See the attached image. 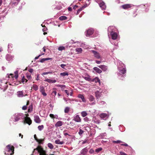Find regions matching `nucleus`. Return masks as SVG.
Here are the masks:
<instances>
[{
	"mask_svg": "<svg viewBox=\"0 0 155 155\" xmlns=\"http://www.w3.org/2000/svg\"><path fill=\"white\" fill-rule=\"evenodd\" d=\"M14 147L8 145L7 146L4 152L5 155H12L14 153Z\"/></svg>",
	"mask_w": 155,
	"mask_h": 155,
	"instance_id": "obj_1",
	"label": "nucleus"
},
{
	"mask_svg": "<svg viewBox=\"0 0 155 155\" xmlns=\"http://www.w3.org/2000/svg\"><path fill=\"white\" fill-rule=\"evenodd\" d=\"M36 152H37L39 155H46L45 151L40 146H38L37 148L34 150L33 154H34V153Z\"/></svg>",
	"mask_w": 155,
	"mask_h": 155,
	"instance_id": "obj_2",
	"label": "nucleus"
},
{
	"mask_svg": "<svg viewBox=\"0 0 155 155\" xmlns=\"http://www.w3.org/2000/svg\"><path fill=\"white\" fill-rule=\"evenodd\" d=\"M88 99L90 102H93L90 104L91 105H94L96 104V102L95 100V98L92 95H88Z\"/></svg>",
	"mask_w": 155,
	"mask_h": 155,
	"instance_id": "obj_3",
	"label": "nucleus"
},
{
	"mask_svg": "<svg viewBox=\"0 0 155 155\" xmlns=\"http://www.w3.org/2000/svg\"><path fill=\"white\" fill-rule=\"evenodd\" d=\"M119 72L118 74V77L120 79H122L121 77L125 76L124 74L126 72L125 68H121L119 70Z\"/></svg>",
	"mask_w": 155,
	"mask_h": 155,
	"instance_id": "obj_4",
	"label": "nucleus"
},
{
	"mask_svg": "<svg viewBox=\"0 0 155 155\" xmlns=\"http://www.w3.org/2000/svg\"><path fill=\"white\" fill-rule=\"evenodd\" d=\"M96 2L99 5L100 7L102 10H105L106 8V6L104 2L101 0H96Z\"/></svg>",
	"mask_w": 155,
	"mask_h": 155,
	"instance_id": "obj_5",
	"label": "nucleus"
},
{
	"mask_svg": "<svg viewBox=\"0 0 155 155\" xmlns=\"http://www.w3.org/2000/svg\"><path fill=\"white\" fill-rule=\"evenodd\" d=\"M23 115V114L21 113L15 114L14 115L13 118L15 122L18 121L21 118Z\"/></svg>",
	"mask_w": 155,
	"mask_h": 155,
	"instance_id": "obj_6",
	"label": "nucleus"
},
{
	"mask_svg": "<svg viewBox=\"0 0 155 155\" xmlns=\"http://www.w3.org/2000/svg\"><path fill=\"white\" fill-rule=\"evenodd\" d=\"M102 92V91L101 89H100L99 91H97L94 92L95 96L97 99H99L101 97Z\"/></svg>",
	"mask_w": 155,
	"mask_h": 155,
	"instance_id": "obj_7",
	"label": "nucleus"
},
{
	"mask_svg": "<svg viewBox=\"0 0 155 155\" xmlns=\"http://www.w3.org/2000/svg\"><path fill=\"white\" fill-rule=\"evenodd\" d=\"M117 30L116 28L114 26H110L108 28V35H109V33L114 32Z\"/></svg>",
	"mask_w": 155,
	"mask_h": 155,
	"instance_id": "obj_8",
	"label": "nucleus"
},
{
	"mask_svg": "<svg viewBox=\"0 0 155 155\" xmlns=\"http://www.w3.org/2000/svg\"><path fill=\"white\" fill-rule=\"evenodd\" d=\"M7 88V85L6 84L5 82L2 83L0 82V88L3 90L4 91Z\"/></svg>",
	"mask_w": 155,
	"mask_h": 155,
	"instance_id": "obj_9",
	"label": "nucleus"
},
{
	"mask_svg": "<svg viewBox=\"0 0 155 155\" xmlns=\"http://www.w3.org/2000/svg\"><path fill=\"white\" fill-rule=\"evenodd\" d=\"M91 52L93 54L94 56L97 59H99L101 58V56L99 54L97 51L92 50L91 51Z\"/></svg>",
	"mask_w": 155,
	"mask_h": 155,
	"instance_id": "obj_10",
	"label": "nucleus"
},
{
	"mask_svg": "<svg viewBox=\"0 0 155 155\" xmlns=\"http://www.w3.org/2000/svg\"><path fill=\"white\" fill-rule=\"evenodd\" d=\"M109 115L106 113H101L100 114V117L102 119L106 120L108 117Z\"/></svg>",
	"mask_w": 155,
	"mask_h": 155,
	"instance_id": "obj_11",
	"label": "nucleus"
},
{
	"mask_svg": "<svg viewBox=\"0 0 155 155\" xmlns=\"http://www.w3.org/2000/svg\"><path fill=\"white\" fill-rule=\"evenodd\" d=\"M13 58L14 56L10 55L8 54H7L6 56V60L9 62H11L12 61Z\"/></svg>",
	"mask_w": 155,
	"mask_h": 155,
	"instance_id": "obj_12",
	"label": "nucleus"
},
{
	"mask_svg": "<svg viewBox=\"0 0 155 155\" xmlns=\"http://www.w3.org/2000/svg\"><path fill=\"white\" fill-rule=\"evenodd\" d=\"M73 120L77 122H80L81 121V118L78 115H76L74 117Z\"/></svg>",
	"mask_w": 155,
	"mask_h": 155,
	"instance_id": "obj_13",
	"label": "nucleus"
},
{
	"mask_svg": "<svg viewBox=\"0 0 155 155\" xmlns=\"http://www.w3.org/2000/svg\"><path fill=\"white\" fill-rule=\"evenodd\" d=\"M112 38L113 40H115L117 38V34L116 32H112L110 33Z\"/></svg>",
	"mask_w": 155,
	"mask_h": 155,
	"instance_id": "obj_14",
	"label": "nucleus"
},
{
	"mask_svg": "<svg viewBox=\"0 0 155 155\" xmlns=\"http://www.w3.org/2000/svg\"><path fill=\"white\" fill-rule=\"evenodd\" d=\"M34 138L35 139V140L38 142V143L41 144H42L43 142H42L44 141V139H38L36 137V134H35L34 135Z\"/></svg>",
	"mask_w": 155,
	"mask_h": 155,
	"instance_id": "obj_15",
	"label": "nucleus"
},
{
	"mask_svg": "<svg viewBox=\"0 0 155 155\" xmlns=\"http://www.w3.org/2000/svg\"><path fill=\"white\" fill-rule=\"evenodd\" d=\"M91 82H94L95 83L98 82L100 85L101 84L100 80V79L97 77H96L94 79H92Z\"/></svg>",
	"mask_w": 155,
	"mask_h": 155,
	"instance_id": "obj_16",
	"label": "nucleus"
},
{
	"mask_svg": "<svg viewBox=\"0 0 155 155\" xmlns=\"http://www.w3.org/2000/svg\"><path fill=\"white\" fill-rule=\"evenodd\" d=\"M24 122L30 125L31 124L32 121L30 118L26 117L25 119Z\"/></svg>",
	"mask_w": 155,
	"mask_h": 155,
	"instance_id": "obj_17",
	"label": "nucleus"
},
{
	"mask_svg": "<svg viewBox=\"0 0 155 155\" xmlns=\"http://www.w3.org/2000/svg\"><path fill=\"white\" fill-rule=\"evenodd\" d=\"M132 5L130 4H125L122 5L121 7L124 9H127L132 7Z\"/></svg>",
	"mask_w": 155,
	"mask_h": 155,
	"instance_id": "obj_18",
	"label": "nucleus"
},
{
	"mask_svg": "<svg viewBox=\"0 0 155 155\" xmlns=\"http://www.w3.org/2000/svg\"><path fill=\"white\" fill-rule=\"evenodd\" d=\"M94 32V30L92 28H91L88 29L87 31L86 36H87V35L89 36L92 35Z\"/></svg>",
	"mask_w": 155,
	"mask_h": 155,
	"instance_id": "obj_19",
	"label": "nucleus"
},
{
	"mask_svg": "<svg viewBox=\"0 0 155 155\" xmlns=\"http://www.w3.org/2000/svg\"><path fill=\"white\" fill-rule=\"evenodd\" d=\"M88 151L87 149V147H85L81 151V155H85Z\"/></svg>",
	"mask_w": 155,
	"mask_h": 155,
	"instance_id": "obj_20",
	"label": "nucleus"
},
{
	"mask_svg": "<svg viewBox=\"0 0 155 155\" xmlns=\"http://www.w3.org/2000/svg\"><path fill=\"white\" fill-rule=\"evenodd\" d=\"M34 121L37 123H39L41 121L39 117L38 116H34Z\"/></svg>",
	"mask_w": 155,
	"mask_h": 155,
	"instance_id": "obj_21",
	"label": "nucleus"
},
{
	"mask_svg": "<svg viewBox=\"0 0 155 155\" xmlns=\"http://www.w3.org/2000/svg\"><path fill=\"white\" fill-rule=\"evenodd\" d=\"M78 97L79 98L81 99L82 100V102H83L85 103L86 102V100L83 95L79 94L78 96Z\"/></svg>",
	"mask_w": 155,
	"mask_h": 155,
	"instance_id": "obj_22",
	"label": "nucleus"
},
{
	"mask_svg": "<svg viewBox=\"0 0 155 155\" xmlns=\"http://www.w3.org/2000/svg\"><path fill=\"white\" fill-rule=\"evenodd\" d=\"M118 65V68H124L125 67L124 64L121 61L119 62Z\"/></svg>",
	"mask_w": 155,
	"mask_h": 155,
	"instance_id": "obj_23",
	"label": "nucleus"
},
{
	"mask_svg": "<svg viewBox=\"0 0 155 155\" xmlns=\"http://www.w3.org/2000/svg\"><path fill=\"white\" fill-rule=\"evenodd\" d=\"M14 77V74H7L6 77H8L9 79H10V81H12L13 80V78Z\"/></svg>",
	"mask_w": 155,
	"mask_h": 155,
	"instance_id": "obj_24",
	"label": "nucleus"
},
{
	"mask_svg": "<svg viewBox=\"0 0 155 155\" xmlns=\"http://www.w3.org/2000/svg\"><path fill=\"white\" fill-rule=\"evenodd\" d=\"M63 125V122L61 121H58L55 124V126L56 127H59Z\"/></svg>",
	"mask_w": 155,
	"mask_h": 155,
	"instance_id": "obj_25",
	"label": "nucleus"
},
{
	"mask_svg": "<svg viewBox=\"0 0 155 155\" xmlns=\"http://www.w3.org/2000/svg\"><path fill=\"white\" fill-rule=\"evenodd\" d=\"M55 143L57 144L62 145L64 143L63 141H60L59 139H58L55 140Z\"/></svg>",
	"mask_w": 155,
	"mask_h": 155,
	"instance_id": "obj_26",
	"label": "nucleus"
},
{
	"mask_svg": "<svg viewBox=\"0 0 155 155\" xmlns=\"http://www.w3.org/2000/svg\"><path fill=\"white\" fill-rule=\"evenodd\" d=\"M17 95L18 97H22L25 96V95H23V92L22 91L18 92L17 93Z\"/></svg>",
	"mask_w": 155,
	"mask_h": 155,
	"instance_id": "obj_27",
	"label": "nucleus"
},
{
	"mask_svg": "<svg viewBox=\"0 0 155 155\" xmlns=\"http://www.w3.org/2000/svg\"><path fill=\"white\" fill-rule=\"evenodd\" d=\"M12 45L11 44H9L8 45V50L9 52H11L12 49Z\"/></svg>",
	"mask_w": 155,
	"mask_h": 155,
	"instance_id": "obj_28",
	"label": "nucleus"
},
{
	"mask_svg": "<svg viewBox=\"0 0 155 155\" xmlns=\"http://www.w3.org/2000/svg\"><path fill=\"white\" fill-rule=\"evenodd\" d=\"M51 58H43L42 59H41V60L40 61V62L43 63L44 62V61H46L49 60L51 59Z\"/></svg>",
	"mask_w": 155,
	"mask_h": 155,
	"instance_id": "obj_29",
	"label": "nucleus"
},
{
	"mask_svg": "<svg viewBox=\"0 0 155 155\" xmlns=\"http://www.w3.org/2000/svg\"><path fill=\"white\" fill-rule=\"evenodd\" d=\"M84 79L87 81L91 82L92 80V78H90V77L89 75H87V76L84 77Z\"/></svg>",
	"mask_w": 155,
	"mask_h": 155,
	"instance_id": "obj_30",
	"label": "nucleus"
},
{
	"mask_svg": "<svg viewBox=\"0 0 155 155\" xmlns=\"http://www.w3.org/2000/svg\"><path fill=\"white\" fill-rule=\"evenodd\" d=\"M67 19V17L64 16H61L59 18V20L61 21L64 20H66Z\"/></svg>",
	"mask_w": 155,
	"mask_h": 155,
	"instance_id": "obj_31",
	"label": "nucleus"
},
{
	"mask_svg": "<svg viewBox=\"0 0 155 155\" xmlns=\"http://www.w3.org/2000/svg\"><path fill=\"white\" fill-rule=\"evenodd\" d=\"M81 116L83 117H86L87 115V114L86 111H82L81 113Z\"/></svg>",
	"mask_w": 155,
	"mask_h": 155,
	"instance_id": "obj_32",
	"label": "nucleus"
},
{
	"mask_svg": "<svg viewBox=\"0 0 155 155\" xmlns=\"http://www.w3.org/2000/svg\"><path fill=\"white\" fill-rule=\"evenodd\" d=\"M32 88L34 90L36 91L38 89V87L36 84H34L32 87Z\"/></svg>",
	"mask_w": 155,
	"mask_h": 155,
	"instance_id": "obj_33",
	"label": "nucleus"
},
{
	"mask_svg": "<svg viewBox=\"0 0 155 155\" xmlns=\"http://www.w3.org/2000/svg\"><path fill=\"white\" fill-rule=\"evenodd\" d=\"M94 71L97 73L100 74L102 72V71L99 68H94Z\"/></svg>",
	"mask_w": 155,
	"mask_h": 155,
	"instance_id": "obj_34",
	"label": "nucleus"
},
{
	"mask_svg": "<svg viewBox=\"0 0 155 155\" xmlns=\"http://www.w3.org/2000/svg\"><path fill=\"white\" fill-rule=\"evenodd\" d=\"M48 146L51 149H53L54 147L53 145L50 143H48Z\"/></svg>",
	"mask_w": 155,
	"mask_h": 155,
	"instance_id": "obj_35",
	"label": "nucleus"
},
{
	"mask_svg": "<svg viewBox=\"0 0 155 155\" xmlns=\"http://www.w3.org/2000/svg\"><path fill=\"white\" fill-rule=\"evenodd\" d=\"M99 104L100 105L106 106V102L104 101H101L99 102Z\"/></svg>",
	"mask_w": 155,
	"mask_h": 155,
	"instance_id": "obj_36",
	"label": "nucleus"
},
{
	"mask_svg": "<svg viewBox=\"0 0 155 155\" xmlns=\"http://www.w3.org/2000/svg\"><path fill=\"white\" fill-rule=\"evenodd\" d=\"M76 52H79V53H81L82 51V49L81 48H78L76 49Z\"/></svg>",
	"mask_w": 155,
	"mask_h": 155,
	"instance_id": "obj_37",
	"label": "nucleus"
},
{
	"mask_svg": "<svg viewBox=\"0 0 155 155\" xmlns=\"http://www.w3.org/2000/svg\"><path fill=\"white\" fill-rule=\"evenodd\" d=\"M70 108L68 107H66L64 109V112L65 113H68L69 111Z\"/></svg>",
	"mask_w": 155,
	"mask_h": 155,
	"instance_id": "obj_38",
	"label": "nucleus"
},
{
	"mask_svg": "<svg viewBox=\"0 0 155 155\" xmlns=\"http://www.w3.org/2000/svg\"><path fill=\"white\" fill-rule=\"evenodd\" d=\"M44 128V126L43 125H41L40 126H39L38 127V130L40 131H41Z\"/></svg>",
	"mask_w": 155,
	"mask_h": 155,
	"instance_id": "obj_39",
	"label": "nucleus"
},
{
	"mask_svg": "<svg viewBox=\"0 0 155 155\" xmlns=\"http://www.w3.org/2000/svg\"><path fill=\"white\" fill-rule=\"evenodd\" d=\"M40 91L42 93L45 91L44 87L43 86H41L40 88Z\"/></svg>",
	"mask_w": 155,
	"mask_h": 155,
	"instance_id": "obj_40",
	"label": "nucleus"
},
{
	"mask_svg": "<svg viewBox=\"0 0 155 155\" xmlns=\"http://www.w3.org/2000/svg\"><path fill=\"white\" fill-rule=\"evenodd\" d=\"M60 75L63 76H68V74L67 72L61 73Z\"/></svg>",
	"mask_w": 155,
	"mask_h": 155,
	"instance_id": "obj_41",
	"label": "nucleus"
},
{
	"mask_svg": "<svg viewBox=\"0 0 155 155\" xmlns=\"http://www.w3.org/2000/svg\"><path fill=\"white\" fill-rule=\"evenodd\" d=\"M15 76L14 77L16 79H17L18 77V72L17 71H16L15 72Z\"/></svg>",
	"mask_w": 155,
	"mask_h": 155,
	"instance_id": "obj_42",
	"label": "nucleus"
},
{
	"mask_svg": "<svg viewBox=\"0 0 155 155\" xmlns=\"http://www.w3.org/2000/svg\"><path fill=\"white\" fill-rule=\"evenodd\" d=\"M65 48L64 46H60L58 48V50L59 51H62L63 50H64Z\"/></svg>",
	"mask_w": 155,
	"mask_h": 155,
	"instance_id": "obj_43",
	"label": "nucleus"
},
{
	"mask_svg": "<svg viewBox=\"0 0 155 155\" xmlns=\"http://www.w3.org/2000/svg\"><path fill=\"white\" fill-rule=\"evenodd\" d=\"M32 105L28 107V111L29 112H31L32 110Z\"/></svg>",
	"mask_w": 155,
	"mask_h": 155,
	"instance_id": "obj_44",
	"label": "nucleus"
},
{
	"mask_svg": "<svg viewBox=\"0 0 155 155\" xmlns=\"http://www.w3.org/2000/svg\"><path fill=\"white\" fill-rule=\"evenodd\" d=\"M102 148L101 147L97 148L95 150V151L97 153H98L100 151H101L102 150Z\"/></svg>",
	"mask_w": 155,
	"mask_h": 155,
	"instance_id": "obj_45",
	"label": "nucleus"
},
{
	"mask_svg": "<svg viewBox=\"0 0 155 155\" xmlns=\"http://www.w3.org/2000/svg\"><path fill=\"white\" fill-rule=\"evenodd\" d=\"M83 133H84V131H83L81 129H79V131L78 132V134L80 135H81Z\"/></svg>",
	"mask_w": 155,
	"mask_h": 155,
	"instance_id": "obj_46",
	"label": "nucleus"
},
{
	"mask_svg": "<svg viewBox=\"0 0 155 155\" xmlns=\"http://www.w3.org/2000/svg\"><path fill=\"white\" fill-rule=\"evenodd\" d=\"M26 77L28 80H29L31 78V76L30 74L27 73L26 74Z\"/></svg>",
	"mask_w": 155,
	"mask_h": 155,
	"instance_id": "obj_47",
	"label": "nucleus"
},
{
	"mask_svg": "<svg viewBox=\"0 0 155 155\" xmlns=\"http://www.w3.org/2000/svg\"><path fill=\"white\" fill-rule=\"evenodd\" d=\"M45 81H47L49 83H52V80L50 79H45Z\"/></svg>",
	"mask_w": 155,
	"mask_h": 155,
	"instance_id": "obj_48",
	"label": "nucleus"
},
{
	"mask_svg": "<svg viewBox=\"0 0 155 155\" xmlns=\"http://www.w3.org/2000/svg\"><path fill=\"white\" fill-rule=\"evenodd\" d=\"M58 87H60L62 89H64V88L65 87V86L64 85H57Z\"/></svg>",
	"mask_w": 155,
	"mask_h": 155,
	"instance_id": "obj_49",
	"label": "nucleus"
},
{
	"mask_svg": "<svg viewBox=\"0 0 155 155\" xmlns=\"http://www.w3.org/2000/svg\"><path fill=\"white\" fill-rule=\"evenodd\" d=\"M52 94L55 96L57 94V92L56 91H53L52 93Z\"/></svg>",
	"mask_w": 155,
	"mask_h": 155,
	"instance_id": "obj_50",
	"label": "nucleus"
},
{
	"mask_svg": "<svg viewBox=\"0 0 155 155\" xmlns=\"http://www.w3.org/2000/svg\"><path fill=\"white\" fill-rule=\"evenodd\" d=\"M64 91L65 93L67 94V95H69V92L70 91H68L67 90H65Z\"/></svg>",
	"mask_w": 155,
	"mask_h": 155,
	"instance_id": "obj_51",
	"label": "nucleus"
},
{
	"mask_svg": "<svg viewBox=\"0 0 155 155\" xmlns=\"http://www.w3.org/2000/svg\"><path fill=\"white\" fill-rule=\"evenodd\" d=\"M44 53H42L41 54H39L38 56L36 57L35 58V59L36 60L39 57H40L41 55H44Z\"/></svg>",
	"mask_w": 155,
	"mask_h": 155,
	"instance_id": "obj_52",
	"label": "nucleus"
},
{
	"mask_svg": "<svg viewBox=\"0 0 155 155\" xmlns=\"http://www.w3.org/2000/svg\"><path fill=\"white\" fill-rule=\"evenodd\" d=\"M113 142L114 143H120L122 142L120 140H118L117 141H113Z\"/></svg>",
	"mask_w": 155,
	"mask_h": 155,
	"instance_id": "obj_53",
	"label": "nucleus"
},
{
	"mask_svg": "<svg viewBox=\"0 0 155 155\" xmlns=\"http://www.w3.org/2000/svg\"><path fill=\"white\" fill-rule=\"evenodd\" d=\"M94 150L92 149H91L89 151V152L90 153H91V154H92V153H94Z\"/></svg>",
	"mask_w": 155,
	"mask_h": 155,
	"instance_id": "obj_54",
	"label": "nucleus"
},
{
	"mask_svg": "<svg viewBox=\"0 0 155 155\" xmlns=\"http://www.w3.org/2000/svg\"><path fill=\"white\" fill-rule=\"evenodd\" d=\"M27 107L26 105H25V106H23L22 107V109L23 110H26L27 109Z\"/></svg>",
	"mask_w": 155,
	"mask_h": 155,
	"instance_id": "obj_55",
	"label": "nucleus"
},
{
	"mask_svg": "<svg viewBox=\"0 0 155 155\" xmlns=\"http://www.w3.org/2000/svg\"><path fill=\"white\" fill-rule=\"evenodd\" d=\"M84 119L85 121H88L89 120V119L87 117H85Z\"/></svg>",
	"mask_w": 155,
	"mask_h": 155,
	"instance_id": "obj_56",
	"label": "nucleus"
},
{
	"mask_svg": "<svg viewBox=\"0 0 155 155\" xmlns=\"http://www.w3.org/2000/svg\"><path fill=\"white\" fill-rule=\"evenodd\" d=\"M120 155H127V154L126 153L122 152H120Z\"/></svg>",
	"mask_w": 155,
	"mask_h": 155,
	"instance_id": "obj_57",
	"label": "nucleus"
},
{
	"mask_svg": "<svg viewBox=\"0 0 155 155\" xmlns=\"http://www.w3.org/2000/svg\"><path fill=\"white\" fill-rule=\"evenodd\" d=\"M121 145L122 146H128V144L125 143H124L121 144Z\"/></svg>",
	"mask_w": 155,
	"mask_h": 155,
	"instance_id": "obj_58",
	"label": "nucleus"
},
{
	"mask_svg": "<svg viewBox=\"0 0 155 155\" xmlns=\"http://www.w3.org/2000/svg\"><path fill=\"white\" fill-rule=\"evenodd\" d=\"M50 116L52 118H54V115L52 114H50Z\"/></svg>",
	"mask_w": 155,
	"mask_h": 155,
	"instance_id": "obj_59",
	"label": "nucleus"
},
{
	"mask_svg": "<svg viewBox=\"0 0 155 155\" xmlns=\"http://www.w3.org/2000/svg\"><path fill=\"white\" fill-rule=\"evenodd\" d=\"M41 93L44 96H46L47 95V94L45 92V91Z\"/></svg>",
	"mask_w": 155,
	"mask_h": 155,
	"instance_id": "obj_60",
	"label": "nucleus"
},
{
	"mask_svg": "<svg viewBox=\"0 0 155 155\" xmlns=\"http://www.w3.org/2000/svg\"><path fill=\"white\" fill-rule=\"evenodd\" d=\"M111 43L112 44H113V45H115V46H117L118 44H117V42H115V43H113V42H111Z\"/></svg>",
	"mask_w": 155,
	"mask_h": 155,
	"instance_id": "obj_61",
	"label": "nucleus"
},
{
	"mask_svg": "<svg viewBox=\"0 0 155 155\" xmlns=\"http://www.w3.org/2000/svg\"><path fill=\"white\" fill-rule=\"evenodd\" d=\"M100 68H105L106 66L104 65H101L99 66Z\"/></svg>",
	"mask_w": 155,
	"mask_h": 155,
	"instance_id": "obj_62",
	"label": "nucleus"
},
{
	"mask_svg": "<svg viewBox=\"0 0 155 155\" xmlns=\"http://www.w3.org/2000/svg\"><path fill=\"white\" fill-rule=\"evenodd\" d=\"M78 6L77 5H74L73 8L74 9H75L78 7Z\"/></svg>",
	"mask_w": 155,
	"mask_h": 155,
	"instance_id": "obj_63",
	"label": "nucleus"
},
{
	"mask_svg": "<svg viewBox=\"0 0 155 155\" xmlns=\"http://www.w3.org/2000/svg\"><path fill=\"white\" fill-rule=\"evenodd\" d=\"M33 69H32V68H30L29 70H28V71L30 72V73H32V72H33Z\"/></svg>",
	"mask_w": 155,
	"mask_h": 155,
	"instance_id": "obj_64",
	"label": "nucleus"
}]
</instances>
